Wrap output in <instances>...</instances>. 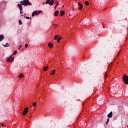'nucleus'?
Returning a JSON list of instances; mask_svg holds the SVG:
<instances>
[{
    "instance_id": "obj_1",
    "label": "nucleus",
    "mask_w": 128,
    "mask_h": 128,
    "mask_svg": "<svg viewBox=\"0 0 128 128\" xmlns=\"http://www.w3.org/2000/svg\"><path fill=\"white\" fill-rule=\"evenodd\" d=\"M20 4H18V8H20V10H22V6H32V4H30V1L28 0H24L23 1H21Z\"/></svg>"
},
{
    "instance_id": "obj_2",
    "label": "nucleus",
    "mask_w": 128,
    "mask_h": 128,
    "mask_svg": "<svg viewBox=\"0 0 128 128\" xmlns=\"http://www.w3.org/2000/svg\"><path fill=\"white\" fill-rule=\"evenodd\" d=\"M42 12V11H40V10H35L32 13V16H38V14H40Z\"/></svg>"
},
{
    "instance_id": "obj_3",
    "label": "nucleus",
    "mask_w": 128,
    "mask_h": 128,
    "mask_svg": "<svg viewBox=\"0 0 128 128\" xmlns=\"http://www.w3.org/2000/svg\"><path fill=\"white\" fill-rule=\"evenodd\" d=\"M123 80L126 84H128V76L126 74L124 75Z\"/></svg>"
},
{
    "instance_id": "obj_4",
    "label": "nucleus",
    "mask_w": 128,
    "mask_h": 128,
    "mask_svg": "<svg viewBox=\"0 0 128 128\" xmlns=\"http://www.w3.org/2000/svg\"><path fill=\"white\" fill-rule=\"evenodd\" d=\"M14 60V58L12 56V55L9 58H7L6 62H12Z\"/></svg>"
},
{
    "instance_id": "obj_5",
    "label": "nucleus",
    "mask_w": 128,
    "mask_h": 128,
    "mask_svg": "<svg viewBox=\"0 0 128 128\" xmlns=\"http://www.w3.org/2000/svg\"><path fill=\"white\" fill-rule=\"evenodd\" d=\"M45 4H49L50 6H52V4H54V0H48L47 1H46Z\"/></svg>"
},
{
    "instance_id": "obj_6",
    "label": "nucleus",
    "mask_w": 128,
    "mask_h": 128,
    "mask_svg": "<svg viewBox=\"0 0 128 128\" xmlns=\"http://www.w3.org/2000/svg\"><path fill=\"white\" fill-rule=\"evenodd\" d=\"M48 46L50 48H54V44H52V42H50L48 43Z\"/></svg>"
},
{
    "instance_id": "obj_7",
    "label": "nucleus",
    "mask_w": 128,
    "mask_h": 128,
    "mask_svg": "<svg viewBox=\"0 0 128 128\" xmlns=\"http://www.w3.org/2000/svg\"><path fill=\"white\" fill-rule=\"evenodd\" d=\"M56 74V70H52L51 72V74H52V76Z\"/></svg>"
},
{
    "instance_id": "obj_8",
    "label": "nucleus",
    "mask_w": 128,
    "mask_h": 128,
    "mask_svg": "<svg viewBox=\"0 0 128 128\" xmlns=\"http://www.w3.org/2000/svg\"><path fill=\"white\" fill-rule=\"evenodd\" d=\"M78 6H80V8H79V10H82V4L78 2Z\"/></svg>"
},
{
    "instance_id": "obj_9",
    "label": "nucleus",
    "mask_w": 128,
    "mask_h": 128,
    "mask_svg": "<svg viewBox=\"0 0 128 128\" xmlns=\"http://www.w3.org/2000/svg\"><path fill=\"white\" fill-rule=\"evenodd\" d=\"M4 38V36L2 34L0 35V42H2Z\"/></svg>"
},
{
    "instance_id": "obj_10",
    "label": "nucleus",
    "mask_w": 128,
    "mask_h": 128,
    "mask_svg": "<svg viewBox=\"0 0 128 128\" xmlns=\"http://www.w3.org/2000/svg\"><path fill=\"white\" fill-rule=\"evenodd\" d=\"M23 112H28V108H26L24 109Z\"/></svg>"
},
{
    "instance_id": "obj_11",
    "label": "nucleus",
    "mask_w": 128,
    "mask_h": 128,
    "mask_svg": "<svg viewBox=\"0 0 128 128\" xmlns=\"http://www.w3.org/2000/svg\"><path fill=\"white\" fill-rule=\"evenodd\" d=\"M58 14H60V12H58V10H56V12H54L55 16H58Z\"/></svg>"
},
{
    "instance_id": "obj_12",
    "label": "nucleus",
    "mask_w": 128,
    "mask_h": 128,
    "mask_svg": "<svg viewBox=\"0 0 128 128\" xmlns=\"http://www.w3.org/2000/svg\"><path fill=\"white\" fill-rule=\"evenodd\" d=\"M64 14V11L61 10L60 12V16H62Z\"/></svg>"
},
{
    "instance_id": "obj_13",
    "label": "nucleus",
    "mask_w": 128,
    "mask_h": 128,
    "mask_svg": "<svg viewBox=\"0 0 128 128\" xmlns=\"http://www.w3.org/2000/svg\"><path fill=\"white\" fill-rule=\"evenodd\" d=\"M2 46H4V48H8V47L10 46V44L7 42V43H6V44H2Z\"/></svg>"
},
{
    "instance_id": "obj_14",
    "label": "nucleus",
    "mask_w": 128,
    "mask_h": 128,
    "mask_svg": "<svg viewBox=\"0 0 128 128\" xmlns=\"http://www.w3.org/2000/svg\"><path fill=\"white\" fill-rule=\"evenodd\" d=\"M108 118H112V112H110L108 115Z\"/></svg>"
},
{
    "instance_id": "obj_15",
    "label": "nucleus",
    "mask_w": 128,
    "mask_h": 128,
    "mask_svg": "<svg viewBox=\"0 0 128 128\" xmlns=\"http://www.w3.org/2000/svg\"><path fill=\"white\" fill-rule=\"evenodd\" d=\"M24 74H21L18 76L20 78H24Z\"/></svg>"
},
{
    "instance_id": "obj_16",
    "label": "nucleus",
    "mask_w": 128,
    "mask_h": 128,
    "mask_svg": "<svg viewBox=\"0 0 128 128\" xmlns=\"http://www.w3.org/2000/svg\"><path fill=\"white\" fill-rule=\"evenodd\" d=\"M48 66L44 67V72H46V70H48Z\"/></svg>"
},
{
    "instance_id": "obj_17",
    "label": "nucleus",
    "mask_w": 128,
    "mask_h": 128,
    "mask_svg": "<svg viewBox=\"0 0 128 128\" xmlns=\"http://www.w3.org/2000/svg\"><path fill=\"white\" fill-rule=\"evenodd\" d=\"M16 54H18V51L14 50V52H13L12 56H14V55Z\"/></svg>"
},
{
    "instance_id": "obj_18",
    "label": "nucleus",
    "mask_w": 128,
    "mask_h": 128,
    "mask_svg": "<svg viewBox=\"0 0 128 128\" xmlns=\"http://www.w3.org/2000/svg\"><path fill=\"white\" fill-rule=\"evenodd\" d=\"M6 4V2L0 1V4Z\"/></svg>"
},
{
    "instance_id": "obj_19",
    "label": "nucleus",
    "mask_w": 128,
    "mask_h": 128,
    "mask_svg": "<svg viewBox=\"0 0 128 128\" xmlns=\"http://www.w3.org/2000/svg\"><path fill=\"white\" fill-rule=\"evenodd\" d=\"M53 26H54V30L56 29V26H57L58 25H56V24H53Z\"/></svg>"
},
{
    "instance_id": "obj_20",
    "label": "nucleus",
    "mask_w": 128,
    "mask_h": 128,
    "mask_svg": "<svg viewBox=\"0 0 128 128\" xmlns=\"http://www.w3.org/2000/svg\"><path fill=\"white\" fill-rule=\"evenodd\" d=\"M33 106H36V102H34L32 104Z\"/></svg>"
},
{
    "instance_id": "obj_21",
    "label": "nucleus",
    "mask_w": 128,
    "mask_h": 128,
    "mask_svg": "<svg viewBox=\"0 0 128 128\" xmlns=\"http://www.w3.org/2000/svg\"><path fill=\"white\" fill-rule=\"evenodd\" d=\"M85 4H86V6H88L90 4L88 3V2L86 1Z\"/></svg>"
},
{
    "instance_id": "obj_22",
    "label": "nucleus",
    "mask_w": 128,
    "mask_h": 128,
    "mask_svg": "<svg viewBox=\"0 0 128 128\" xmlns=\"http://www.w3.org/2000/svg\"><path fill=\"white\" fill-rule=\"evenodd\" d=\"M58 35H56L54 37V40H58Z\"/></svg>"
},
{
    "instance_id": "obj_23",
    "label": "nucleus",
    "mask_w": 128,
    "mask_h": 128,
    "mask_svg": "<svg viewBox=\"0 0 128 128\" xmlns=\"http://www.w3.org/2000/svg\"><path fill=\"white\" fill-rule=\"evenodd\" d=\"M19 24H22V20H18Z\"/></svg>"
},
{
    "instance_id": "obj_24",
    "label": "nucleus",
    "mask_w": 128,
    "mask_h": 128,
    "mask_svg": "<svg viewBox=\"0 0 128 128\" xmlns=\"http://www.w3.org/2000/svg\"><path fill=\"white\" fill-rule=\"evenodd\" d=\"M108 122H110V118H108V120H107V122H106V124H108Z\"/></svg>"
},
{
    "instance_id": "obj_25",
    "label": "nucleus",
    "mask_w": 128,
    "mask_h": 128,
    "mask_svg": "<svg viewBox=\"0 0 128 128\" xmlns=\"http://www.w3.org/2000/svg\"><path fill=\"white\" fill-rule=\"evenodd\" d=\"M58 6V2H56V5L55 6V8H56V6Z\"/></svg>"
},
{
    "instance_id": "obj_26",
    "label": "nucleus",
    "mask_w": 128,
    "mask_h": 128,
    "mask_svg": "<svg viewBox=\"0 0 128 128\" xmlns=\"http://www.w3.org/2000/svg\"><path fill=\"white\" fill-rule=\"evenodd\" d=\"M23 114V116H26V112H23L22 113Z\"/></svg>"
},
{
    "instance_id": "obj_27",
    "label": "nucleus",
    "mask_w": 128,
    "mask_h": 128,
    "mask_svg": "<svg viewBox=\"0 0 128 128\" xmlns=\"http://www.w3.org/2000/svg\"><path fill=\"white\" fill-rule=\"evenodd\" d=\"M28 44H25V47H26V48H28Z\"/></svg>"
},
{
    "instance_id": "obj_28",
    "label": "nucleus",
    "mask_w": 128,
    "mask_h": 128,
    "mask_svg": "<svg viewBox=\"0 0 128 128\" xmlns=\"http://www.w3.org/2000/svg\"><path fill=\"white\" fill-rule=\"evenodd\" d=\"M22 9H20V14H22Z\"/></svg>"
},
{
    "instance_id": "obj_29",
    "label": "nucleus",
    "mask_w": 128,
    "mask_h": 128,
    "mask_svg": "<svg viewBox=\"0 0 128 128\" xmlns=\"http://www.w3.org/2000/svg\"><path fill=\"white\" fill-rule=\"evenodd\" d=\"M24 18H26L27 20H30V17L28 16H24Z\"/></svg>"
},
{
    "instance_id": "obj_30",
    "label": "nucleus",
    "mask_w": 128,
    "mask_h": 128,
    "mask_svg": "<svg viewBox=\"0 0 128 128\" xmlns=\"http://www.w3.org/2000/svg\"><path fill=\"white\" fill-rule=\"evenodd\" d=\"M22 46H20L18 48V50H20V48H22Z\"/></svg>"
},
{
    "instance_id": "obj_31",
    "label": "nucleus",
    "mask_w": 128,
    "mask_h": 128,
    "mask_svg": "<svg viewBox=\"0 0 128 128\" xmlns=\"http://www.w3.org/2000/svg\"><path fill=\"white\" fill-rule=\"evenodd\" d=\"M1 126H4V124H2Z\"/></svg>"
},
{
    "instance_id": "obj_32",
    "label": "nucleus",
    "mask_w": 128,
    "mask_h": 128,
    "mask_svg": "<svg viewBox=\"0 0 128 128\" xmlns=\"http://www.w3.org/2000/svg\"><path fill=\"white\" fill-rule=\"evenodd\" d=\"M62 40V38L60 37L58 38V40Z\"/></svg>"
},
{
    "instance_id": "obj_33",
    "label": "nucleus",
    "mask_w": 128,
    "mask_h": 128,
    "mask_svg": "<svg viewBox=\"0 0 128 128\" xmlns=\"http://www.w3.org/2000/svg\"><path fill=\"white\" fill-rule=\"evenodd\" d=\"M57 42H60V40H58Z\"/></svg>"
},
{
    "instance_id": "obj_34",
    "label": "nucleus",
    "mask_w": 128,
    "mask_h": 128,
    "mask_svg": "<svg viewBox=\"0 0 128 128\" xmlns=\"http://www.w3.org/2000/svg\"><path fill=\"white\" fill-rule=\"evenodd\" d=\"M72 10H74V8H72Z\"/></svg>"
},
{
    "instance_id": "obj_35",
    "label": "nucleus",
    "mask_w": 128,
    "mask_h": 128,
    "mask_svg": "<svg viewBox=\"0 0 128 128\" xmlns=\"http://www.w3.org/2000/svg\"><path fill=\"white\" fill-rule=\"evenodd\" d=\"M4 126V128H6V126Z\"/></svg>"
},
{
    "instance_id": "obj_36",
    "label": "nucleus",
    "mask_w": 128,
    "mask_h": 128,
    "mask_svg": "<svg viewBox=\"0 0 128 128\" xmlns=\"http://www.w3.org/2000/svg\"><path fill=\"white\" fill-rule=\"evenodd\" d=\"M43 4H44V3H43Z\"/></svg>"
},
{
    "instance_id": "obj_37",
    "label": "nucleus",
    "mask_w": 128,
    "mask_h": 128,
    "mask_svg": "<svg viewBox=\"0 0 128 128\" xmlns=\"http://www.w3.org/2000/svg\"><path fill=\"white\" fill-rule=\"evenodd\" d=\"M110 112H112L111 111Z\"/></svg>"
},
{
    "instance_id": "obj_38",
    "label": "nucleus",
    "mask_w": 128,
    "mask_h": 128,
    "mask_svg": "<svg viewBox=\"0 0 128 128\" xmlns=\"http://www.w3.org/2000/svg\"><path fill=\"white\" fill-rule=\"evenodd\" d=\"M127 128H128V126H127Z\"/></svg>"
}]
</instances>
